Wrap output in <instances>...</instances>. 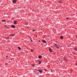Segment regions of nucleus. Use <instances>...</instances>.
Returning <instances> with one entry per match:
<instances>
[{
    "label": "nucleus",
    "instance_id": "obj_1",
    "mask_svg": "<svg viewBox=\"0 0 77 77\" xmlns=\"http://www.w3.org/2000/svg\"><path fill=\"white\" fill-rule=\"evenodd\" d=\"M55 47H56V48H57L58 49L59 48V46H57V44H56L55 45Z\"/></svg>",
    "mask_w": 77,
    "mask_h": 77
},
{
    "label": "nucleus",
    "instance_id": "obj_21",
    "mask_svg": "<svg viewBox=\"0 0 77 77\" xmlns=\"http://www.w3.org/2000/svg\"><path fill=\"white\" fill-rule=\"evenodd\" d=\"M32 31H35V30H32Z\"/></svg>",
    "mask_w": 77,
    "mask_h": 77
},
{
    "label": "nucleus",
    "instance_id": "obj_16",
    "mask_svg": "<svg viewBox=\"0 0 77 77\" xmlns=\"http://www.w3.org/2000/svg\"><path fill=\"white\" fill-rule=\"evenodd\" d=\"M32 66H35V65H34V64H32Z\"/></svg>",
    "mask_w": 77,
    "mask_h": 77
},
{
    "label": "nucleus",
    "instance_id": "obj_15",
    "mask_svg": "<svg viewBox=\"0 0 77 77\" xmlns=\"http://www.w3.org/2000/svg\"><path fill=\"white\" fill-rule=\"evenodd\" d=\"M30 40H31V42H33V40H32V39H30Z\"/></svg>",
    "mask_w": 77,
    "mask_h": 77
},
{
    "label": "nucleus",
    "instance_id": "obj_3",
    "mask_svg": "<svg viewBox=\"0 0 77 77\" xmlns=\"http://www.w3.org/2000/svg\"><path fill=\"white\" fill-rule=\"evenodd\" d=\"M17 21H14V24H15V25H17Z\"/></svg>",
    "mask_w": 77,
    "mask_h": 77
},
{
    "label": "nucleus",
    "instance_id": "obj_5",
    "mask_svg": "<svg viewBox=\"0 0 77 77\" xmlns=\"http://www.w3.org/2000/svg\"><path fill=\"white\" fill-rule=\"evenodd\" d=\"M38 58L39 59H41V58H42V56L41 55L39 56H38Z\"/></svg>",
    "mask_w": 77,
    "mask_h": 77
},
{
    "label": "nucleus",
    "instance_id": "obj_25",
    "mask_svg": "<svg viewBox=\"0 0 77 77\" xmlns=\"http://www.w3.org/2000/svg\"><path fill=\"white\" fill-rule=\"evenodd\" d=\"M38 62H40V61H39Z\"/></svg>",
    "mask_w": 77,
    "mask_h": 77
},
{
    "label": "nucleus",
    "instance_id": "obj_7",
    "mask_svg": "<svg viewBox=\"0 0 77 77\" xmlns=\"http://www.w3.org/2000/svg\"><path fill=\"white\" fill-rule=\"evenodd\" d=\"M16 2H17V1L15 0L13 1V2L14 3H16Z\"/></svg>",
    "mask_w": 77,
    "mask_h": 77
},
{
    "label": "nucleus",
    "instance_id": "obj_17",
    "mask_svg": "<svg viewBox=\"0 0 77 77\" xmlns=\"http://www.w3.org/2000/svg\"><path fill=\"white\" fill-rule=\"evenodd\" d=\"M41 62H40V63H39L38 64H41Z\"/></svg>",
    "mask_w": 77,
    "mask_h": 77
},
{
    "label": "nucleus",
    "instance_id": "obj_24",
    "mask_svg": "<svg viewBox=\"0 0 77 77\" xmlns=\"http://www.w3.org/2000/svg\"><path fill=\"white\" fill-rule=\"evenodd\" d=\"M6 57H8V56H6Z\"/></svg>",
    "mask_w": 77,
    "mask_h": 77
},
{
    "label": "nucleus",
    "instance_id": "obj_10",
    "mask_svg": "<svg viewBox=\"0 0 77 77\" xmlns=\"http://www.w3.org/2000/svg\"><path fill=\"white\" fill-rule=\"evenodd\" d=\"M63 36H61V37H60V39H63Z\"/></svg>",
    "mask_w": 77,
    "mask_h": 77
},
{
    "label": "nucleus",
    "instance_id": "obj_8",
    "mask_svg": "<svg viewBox=\"0 0 77 77\" xmlns=\"http://www.w3.org/2000/svg\"><path fill=\"white\" fill-rule=\"evenodd\" d=\"M38 71L39 72H40L41 73H42V70H38Z\"/></svg>",
    "mask_w": 77,
    "mask_h": 77
},
{
    "label": "nucleus",
    "instance_id": "obj_23",
    "mask_svg": "<svg viewBox=\"0 0 77 77\" xmlns=\"http://www.w3.org/2000/svg\"><path fill=\"white\" fill-rule=\"evenodd\" d=\"M6 26H5V27H6Z\"/></svg>",
    "mask_w": 77,
    "mask_h": 77
},
{
    "label": "nucleus",
    "instance_id": "obj_13",
    "mask_svg": "<svg viewBox=\"0 0 77 77\" xmlns=\"http://www.w3.org/2000/svg\"><path fill=\"white\" fill-rule=\"evenodd\" d=\"M65 61H67V60H67V59H66V57H65Z\"/></svg>",
    "mask_w": 77,
    "mask_h": 77
},
{
    "label": "nucleus",
    "instance_id": "obj_4",
    "mask_svg": "<svg viewBox=\"0 0 77 77\" xmlns=\"http://www.w3.org/2000/svg\"><path fill=\"white\" fill-rule=\"evenodd\" d=\"M42 42H44V43H46V41L44 40H42Z\"/></svg>",
    "mask_w": 77,
    "mask_h": 77
},
{
    "label": "nucleus",
    "instance_id": "obj_12",
    "mask_svg": "<svg viewBox=\"0 0 77 77\" xmlns=\"http://www.w3.org/2000/svg\"><path fill=\"white\" fill-rule=\"evenodd\" d=\"M10 36H12V37L14 36V35H10Z\"/></svg>",
    "mask_w": 77,
    "mask_h": 77
},
{
    "label": "nucleus",
    "instance_id": "obj_26",
    "mask_svg": "<svg viewBox=\"0 0 77 77\" xmlns=\"http://www.w3.org/2000/svg\"><path fill=\"white\" fill-rule=\"evenodd\" d=\"M75 50H77V49Z\"/></svg>",
    "mask_w": 77,
    "mask_h": 77
},
{
    "label": "nucleus",
    "instance_id": "obj_6",
    "mask_svg": "<svg viewBox=\"0 0 77 77\" xmlns=\"http://www.w3.org/2000/svg\"><path fill=\"white\" fill-rule=\"evenodd\" d=\"M11 27L12 28H15V26L14 25H12Z\"/></svg>",
    "mask_w": 77,
    "mask_h": 77
},
{
    "label": "nucleus",
    "instance_id": "obj_11",
    "mask_svg": "<svg viewBox=\"0 0 77 77\" xmlns=\"http://www.w3.org/2000/svg\"><path fill=\"white\" fill-rule=\"evenodd\" d=\"M18 48L19 50H21V48L20 47H18Z\"/></svg>",
    "mask_w": 77,
    "mask_h": 77
},
{
    "label": "nucleus",
    "instance_id": "obj_14",
    "mask_svg": "<svg viewBox=\"0 0 77 77\" xmlns=\"http://www.w3.org/2000/svg\"><path fill=\"white\" fill-rule=\"evenodd\" d=\"M31 52H33V50L31 49Z\"/></svg>",
    "mask_w": 77,
    "mask_h": 77
},
{
    "label": "nucleus",
    "instance_id": "obj_2",
    "mask_svg": "<svg viewBox=\"0 0 77 77\" xmlns=\"http://www.w3.org/2000/svg\"><path fill=\"white\" fill-rule=\"evenodd\" d=\"M49 50L51 52H53V50H52V49H51V48H49Z\"/></svg>",
    "mask_w": 77,
    "mask_h": 77
},
{
    "label": "nucleus",
    "instance_id": "obj_22",
    "mask_svg": "<svg viewBox=\"0 0 77 77\" xmlns=\"http://www.w3.org/2000/svg\"><path fill=\"white\" fill-rule=\"evenodd\" d=\"M7 39H9V38L8 37L7 38Z\"/></svg>",
    "mask_w": 77,
    "mask_h": 77
},
{
    "label": "nucleus",
    "instance_id": "obj_20",
    "mask_svg": "<svg viewBox=\"0 0 77 77\" xmlns=\"http://www.w3.org/2000/svg\"><path fill=\"white\" fill-rule=\"evenodd\" d=\"M40 41H40V40H39V41H38V42H40Z\"/></svg>",
    "mask_w": 77,
    "mask_h": 77
},
{
    "label": "nucleus",
    "instance_id": "obj_9",
    "mask_svg": "<svg viewBox=\"0 0 77 77\" xmlns=\"http://www.w3.org/2000/svg\"><path fill=\"white\" fill-rule=\"evenodd\" d=\"M2 22H6V20H2Z\"/></svg>",
    "mask_w": 77,
    "mask_h": 77
},
{
    "label": "nucleus",
    "instance_id": "obj_19",
    "mask_svg": "<svg viewBox=\"0 0 77 77\" xmlns=\"http://www.w3.org/2000/svg\"><path fill=\"white\" fill-rule=\"evenodd\" d=\"M51 72H53V71L52 70H51Z\"/></svg>",
    "mask_w": 77,
    "mask_h": 77
},
{
    "label": "nucleus",
    "instance_id": "obj_27",
    "mask_svg": "<svg viewBox=\"0 0 77 77\" xmlns=\"http://www.w3.org/2000/svg\"><path fill=\"white\" fill-rule=\"evenodd\" d=\"M36 37H37V36H36Z\"/></svg>",
    "mask_w": 77,
    "mask_h": 77
},
{
    "label": "nucleus",
    "instance_id": "obj_18",
    "mask_svg": "<svg viewBox=\"0 0 77 77\" xmlns=\"http://www.w3.org/2000/svg\"><path fill=\"white\" fill-rule=\"evenodd\" d=\"M66 19L67 20H68V19H69V18L68 17H67V18Z\"/></svg>",
    "mask_w": 77,
    "mask_h": 77
}]
</instances>
